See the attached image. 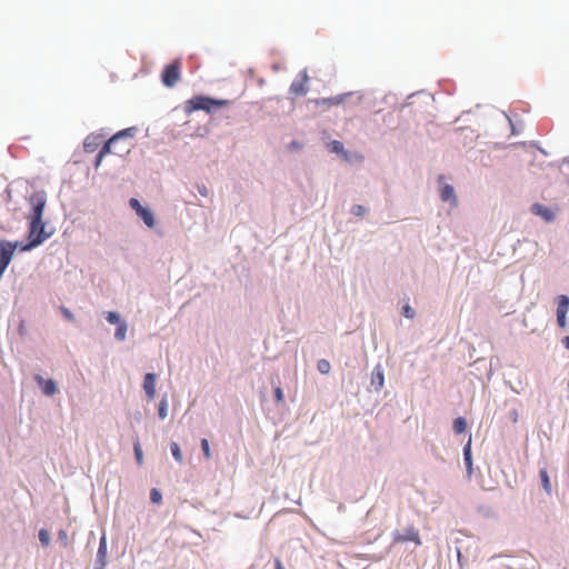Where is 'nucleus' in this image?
<instances>
[{
  "instance_id": "nucleus-2",
  "label": "nucleus",
  "mask_w": 569,
  "mask_h": 569,
  "mask_svg": "<svg viewBox=\"0 0 569 569\" xmlns=\"http://www.w3.org/2000/svg\"><path fill=\"white\" fill-rule=\"evenodd\" d=\"M229 103L230 101L226 99H212L204 96H194L186 101L184 112L190 114L194 111L203 110L208 113H211L214 109L226 107Z\"/></svg>"
},
{
  "instance_id": "nucleus-5",
  "label": "nucleus",
  "mask_w": 569,
  "mask_h": 569,
  "mask_svg": "<svg viewBox=\"0 0 569 569\" xmlns=\"http://www.w3.org/2000/svg\"><path fill=\"white\" fill-rule=\"evenodd\" d=\"M413 542L416 546H421L422 541L419 535V530L416 529L415 526H409L405 529L403 532L401 531H395L392 533V543H405V542Z\"/></svg>"
},
{
  "instance_id": "nucleus-1",
  "label": "nucleus",
  "mask_w": 569,
  "mask_h": 569,
  "mask_svg": "<svg viewBox=\"0 0 569 569\" xmlns=\"http://www.w3.org/2000/svg\"><path fill=\"white\" fill-rule=\"evenodd\" d=\"M136 133L137 128L130 127L113 134L108 141L103 143V146L99 150L96 158L94 167L98 168L101 164L104 156L109 153H114L118 156L129 153L131 148V143L129 140L132 139L136 136Z\"/></svg>"
},
{
  "instance_id": "nucleus-8",
  "label": "nucleus",
  "mask_w": 569,
  "mask_h": 569,
  "mask_svg": "<svg viewBox=\"0 0 569 569\" xmlns=\"http://www.w3.org/2000/svg\"><path fill=\"white\" fill-rule=\"evenodd\" d=\"M308 72L307 70H302L298 78L291 83L289 91L293 96H305L307 94L309 88H308Z\"/></svg>"
},
{
  "instance_id": "nucleus-35",
  "label": "nucleus",
  "mask_w": 569,
  "mask_h": 569,
  "mask_svg": "<svg viewBox=\"0 0 569 569\" xmlns=\"http://www.w3.org/2000/svg\"><path fill=\"white\" fill-rule=\"evenodd\" d=\"M60 311L62 313V316L68 320V321H73L74 320V317L72 315V312L66 308V307H60Z\"/></svg>"
},
{
  "instance_id": "nucleus-23",
  "label": "nucleus",
  "mask_w": 569,
  "mask_h": 569,
  "mask_svg": "<svg viewBox=\"0 0 569 569\" xmlns=\"http://www.w3.org/2000/svg\"><path fill=\"white\" fill-rule=\"evenodd\" d=\"M170 449H171V453H172L174 460L177 462L181 463L183 458H182V452L180 450L179 445L177 442H171Z\"/></svg>"
},
{
  "instance_id": "nucleus-12",
  "label": "nucleus",
  "mask_w": 569,
  "mask_h": 569,
  "mask_svg": "<svg viewBox=\"0 0 569 569\" xmlns=\"http://www.w3.org/2000/svg\"><path fill=\"white\" fill-rule=\"evenodd\" d=\"M156 380L154 373H147L143 380V389L149 400H153L156 397Z\"/></svg>"
},
{
  "instance_id": "nucleus-15",
  "label": "nucleus",
  "mask_w": 569,
  "mask_h": 569,
  "mask_svg": "<svg viewBox=\"0 0 569 569\" xmlns=\"http://www.w3.org/2000/svg\"><path fill=\"white\" fill-rule=\"evenodd\" d=\"M440 198L445 202H450L453 207L458 204V199L455 189L450 184H443L440 190Z\"/></svg>"
},
{
  "instance_id": "nucleus-20",
  "label": "nucleus",
  "mask_w": 569,
  "mask_h": 569,
  "mask_svg": "<svg viewBox=\"0 0 569 569\" xmlns=\"http://www.w3.org/2000/svg\"><path fill=\"white\" fill-rule=\"evenodd\" d=\"M127 330H128L127 323L124 321L119 322V325L116 329V332H114V338L119 341H123L127 336Z\"/></svg>"
},
{
  "instance_id": "nucleus-36",
  "label": "nucleus",
  "mask_w": 569,
  "mask_h": 569,
  "mask_svg": "<svg viewBox=\"0 0 569 569\" xmlns=\"http://www.w3.org/2000/svg\"><path fill=\"white\" fill-rule=\"evenodd\" d=\"M274 397H276V400L278 403H282L283 402V392H282V389L280 387H277L274 389Z\"/></svg>"
},
{
  "instance_id": "nucleus-4",
  "label": "nucleus",
  "mask_w": 569,
  "mask_h": 569,
  "mask_svg": "<svg viewBox=\"0 0 569 569\" xmlns=\"http://www.w3.org/2000/svg\"><path fill=\"white\" fill-rule=\"evenodd\" d=\"M180 70L181 62L179 60H174L166 66L161 74L162 83L168 88L176 86L181 77Z\"/></svg>"
},
{
  "instance_id": "nucleus-30",
  "label": "nucleus",
  "mask_w": 569,
  "mask_h": 569,
  "mask_svg": "<svg viewBox=\"0 0 569 569\" xmlns=\"http://www.w3.org/2000/svg\"><path fill=\"white\" fill-rule=\"evenodd\" d=\"M351 212L355 216L362 217L367 213V209H366V207H363L361 204H355L351 208Z\"/></svg>"
},
{
  "instance_id": "nucleus-9",
  "label": "nucleus",
  "mask_w": 569,
  "mask_h": 569,
  "mask_svg": "<svg viewBox=\"0 0 569 569\" xmlns=\"http://www.w3.org/2000/svg\"><path fill=\"white\" fill-rule=\"evenodd\" d=\"M30 204L32 207V216L31 218L42 219L43 210L47 203V199L43 192L33 193L30 199Z\"/></svg>"
},
{
  "instance_id": "nucleus-11",
  "label": "nucleus",
  "mask_w": 569,
  "mask_h": 569,
  "mask_svg": "<svg viewBox=\"0 0 569 569\" xmlns=\"http://www.w3.org/2000/svg\"><path fill=\"white\" fill-rule=\"evenodd\" d=\"M34 380L46 396H53L57 392V383L54 380L43 379L40 375H36Z\"/></svg>"
},
{
  "instance_id": "nucleus-29",
  "label": "nucleus",
  "mask_w": 569,
  "mask_h": 569,
  "mask_svg": "<svg viewBox=\"0 0 569 569\" xmlns=\"http://www.w3.org/2000/svg\"><path fill=\"white\" fill-rule=\"evenodd\" d=\"M133 449H134V455H136L137 463L139 466H141L143 463V453H142V449H141L140 443L136 442Z\"/></svg>"
},
{
  "instance_id": "nucleus-28",
  "label": "nucleus",
  "mask_w": 569,
  "mask_h": 569,
  "mask_svg": "<svg viewBox=\"0 0 569 569\" xmlns=\"http://www.w3.org/2000/svg\"><path fill=\"white\" fill-rule=\"evenodd\" d=\"M58 538L64 548L70 547V539L66 530H59Z\"/></svg>"
},
{
  "instance_id": "nucleus-10",
  "label": "nucleus",
  "mask_w": 569,
  "mask_h": 569,
  "mask_svg": "<svg viewBox=\"0 0 569 569\" xmlns=\"http://www.w3.org/2000/svg\"><path fill=\"white\" fill-rule=\"evenodd\" d=\"M103 136L100 133H91L89 134L83 142V150L87 153H93L99 149V147L103 146Z\"/></svg>"
},
{
  "instance_id": "nucleus-24",
  "label": "nucleus",
  "mask_w": 569,
  "mask_h": 569,
  "mask_svg": "<svg viewBox=\"0 0 569 569\" xmlns=\"http://www.w3.org/2000/svg\"><path fill=\"white\" fill-rule=\"evenodd\" d=\"M317 368L322 375H327L331 370V365L328 360L321 359L318 361Z\"/></svg>"
},
{
  "instance_id": "nucleus-31",
  "label": "nucleus",
  "mask_w": 569,
  "mask_h": 569,
  "mask_svg": "<svg viewBox=\"0 0 569 569\" xmlns=\"http://www.w3.org/2000/svg\"><path fill=\"white\" fill-rule=\"evenodd\" d=\"M201 449L203 451L206 459L209 460L211 458V451H210L209 441L207 439L201 440Z\"/></svg>"
},
{
  "instance_id": "nucleus-40",
  "label": "nucleus",
  "mask_w": 569,
  "mask_h": 569,
  "mask_svg": "<svg viewBox=\"0 0 569 569\" xmlns=\"http://www.w3.org/2000/svg\"><path fill=\"white\" fill-rule=\"evenodd\" d=\"M291 147H292V148H299V144H298V143H296V142H292V143H291Z\"/></svg>"
},
{
  "instance_id": "nucleus-21",
  "label": "nucleus",
  "mask_w": 569,
  "mask_h": 569,
  "mask_svg": "<svg viewBox=\"0 0 569 569\" xmlns=\"http://www.w3.org/2000/svg\"><path fill=\"white\" fill-rule=\"evenodd\" d=\"M466 428H467V421L465 418L462 417H458L455 419L453 421V431L456 433H462L466 431Z\"/></svg>"
},
{
  "instance_id": "nucleus-34",
  "label": "nucleus",
  "mask_w": 569,
  "mask_h": 569,
  "mask_svg": "<svg viewBox=\"0 0 569 569\" xmlns=\"http://www.w3.org/2000/svg\"><path fill=\"white\" fill-rule=\"evenodd\" d=\"M106 552H107L106 537H102L101 541H100L99 550H98V556L102 558L106 556Z\"/></svg>"
},
{
  "instance_id": "nucleus-27",
  "label": "nucleus",
  "mask_w": 569,
  "mask_h": 569,
  "mask_svg": "<svg viewBox=\"0 0 569 569\" xmlns=\"http://www.w3.org/2000/svg\"><path fill=\"white\" fill-rule=\"evenodd\" d=\"M39 540L42 543V546L47 547L50 543V533L46 529H41L39 531Z\"/></svg>"
},
{
  "instance_id": "nucleus-19",
  "label": "nucleus",
  "mask_w": 569,
  "mask_h": 569,
  "mask_svg": "<svg viewBox=\"0 0 569 569\" xmlns=\"http://www.w3.org/2000/svg\"><path fill=\"white\" fill-rule=\"evenodd\" d=\"M329 147L332 152L341 154L346 160L348 159V153L346 152L342 142L333 140L330 142Z\"/></svg>"
},
{
  "instance_id": "nucleus-22",
  "label": "nucleus",
  "mask_w": 569,
  "mask_h": 569,
  "mask_svg": "<svg viewBox=\"0 0 569 569\" xmlns=\"http://www.w3.org/2000/svg\"><path fill=\"white\" fill-rule=\"evenodd\" d=\"M539 476H540L543 489L546 490V492L550 493V491H551V483H550V479H549L547 470L546 469H541L539 471Z\"/></svg>"
},
{
  "instance_id": "nucleus-16",
  "label": "nucleus",
  "mask_w": 569,
  "mask_h": 569,
  "mask_svg": "<svg viewBox=\"0 0 569 569\" xmlns=\"http://www.w3.org/2000/svg\"><path fill=\"white\" fill-rule=\"evenodd\" d=\"M348 96H350V93L339 94V96L331 97V98H322V99L316 100V103L318 106H326V107L338 106V104L342 103L345 101L346 97H348Z\"/></svg>"
},
{
  "instance_id": "nucleus-6",
  "label": "nucleus",
  "mask_w": 569,
  "mask_h": 569,
  "mask_svg": "<svg viewBox=\"0 0 569 569\" xmlns=\"http://www.w3.org/2000/svg\"><path fill=\"white\" fill-rule=\"evenodd\" d=\"M21 248L19 242H11L7 240L0 241V273H2L10 264L14 251Z\"/></svg>"
},
{
  "instance_id": "nucleus-14",
  "label": "nucleus",
  "mask_w": 569,
  "mask_h": 569,
  "mask_svg": "<svg viewBox=\"0 0 569 569\" xmlns=\"http://www.w3.org/2000/svg\"><path fill=\"white\" fill-rule=\"evenodd\" d=\"M385 385V372L381 365H377L371 373V386L375 387L376 390H381Z\"/></svg>"
},
{
  "instance_id": "nucleus-32",
  "label": "nucleus",
  "mask_w": 569,
  "mask_h": 569,
  "mask_svg": "<svg viewBox=\"0 0 569 569\" xmlns=\"http://www.w3.org/2000/svg\"><path fill=\"white\" fill-rule=\"evenodd\" d=\"M150 499L153 503H160L162 496L157 489H152L150 492Z\"/></svg>"
},
{
  "instance_id": "nucleus-33",
  "label": "nucleus",
  "mask_w": 569,
  "mask_h": 569,
  "mask_svg": "<svg viewBox=\"0 0 569 569\" xmlns=\"http://www.w3.org/2000/svg\"><path fill=\"white\" fill-rule=\"evenodd\" d=\"M402 315L406 317V318H409V319H412L416 315L415 310L409 306V305H406L403 308H402Z\"/></svg>"
},
{
  "instance_id": "nucleus-18",
  "label": "nucleus",
  "mask_w": 569,
  "mask_h": 569,
  "mask_svg": "<svg viewBox=\"0 0 569 569\" xmlns=\"http://www.w3.org/2000/svg\"><path fill=\"white\" fill-rule=\"evenodd\" d=\"M557 315H567L569 310V297L566 295H560L557 298Z\"/></svg>"
},
{
  "instance_id": "nucleus-39",
  "label": "nucleus",
  "mask_w": 569,
  "mask_h": 569,
  "mask_svg": "<svg viewBox=\"0 0 569 569\" xmlns=\"http://www.w3.org/2000/svg\"><path fill=\"white\" fill-rule=\"evenodd\" d=\"M562 343H563V346H565L567 349H569V336H567V337H565V338L562 339Z\"/></svg>"
},
{
  "instance_id": "nucleus-3",
  "label": "nucleus",
  "mask_w": 569,
  "mask_h": 569,
  "mask_svg": "<svg viewBox=\"0 0 569 569\" xmlns=\"http://www.w3.org/2000/svg\"><path fill=\"white\" fill-rule=\"evenodd\" d=\"M49 237L48 233L44 232V223L42 219L31 218L30 228H29V242L26 244H21V251H28L32 248L42 243Z\"/></svg>"
},
{
  "instance_id": "nucleus-17",
  "label": "nucleus",
  "mask_w": 569,
  "mask_h": 569,
  "mask_svg": "<svg viewBox=\"0 0 569 569\" xmlns=\"http://www.w3.org/2000/svg\"><path fill=\"white\" fill-rule=\"evenodd\" d=\"M463 457L467 469V476L470 478L472 475L471 437H469L467 445L463 447Z\"/></svg>"
},
{
  "instance_id": "nucleus-37",
  "label": "nucleus",
  "mask_w": 569,
  "mask_h": 569,
  "mask_svg": "<svg viewBox=\"0 0 569 569\" xmlns=\"http://www.w3.org/2000/svg\"><path fill=\"white\" fill-rule=\"evenodd\" d=\"M557 323L563 329L567 325V315H557Z\"/></svg>"
},
{
  "instance_id": "nucleus-7",
  "label": "nucleus",
  "mask_w": 569,
  "mask_h": 569,
  "mask_svg": "<svg viewBox=\"0 0 569 569\" xmlns=\"http://www.w3.org/2000/svg\"><path fill=\"white\" fill-rule=\"evenodd\" d=\"M129 204H130L131 209H133L136 211V213L143 220V222L149 228L154 227L156 221H154L153 213L148 208H144L143 206H141V203L138 199L131 198L129 200Z\"/></svg>"
},
{
  "instance_id": "nucleus-26",
  "label": "nucleus",
  "mask_w": 569,
  "mask_h": 569,
  "mask_svg": "<svg viewBox=\"0 0 569 569\" xmlns=\"http://www.w3.org/2000/svg\"><path fill=\"white\" fill-rule=\"evenodd\" d=\"M106 319L111 325H119V322H122L119 318V315L114 311H108L106 313Z\"/></svg>"
},
{
  "instance_id": "nucleus-13",
  "label": "nucleus",
  "mask_w": 569,
  "mask_h": 569,
  "mask_svg": "<svg viewBox=\"0 0 569 569\" xmlns=\"http://www.w3.org/2000/svg\"><path fill=\"white\" fill-rule=\"evenodd\" d=\"M531 212L541 217L547 222H550L555 219V213L548 207L540 203H533L531 206Z\"/></svg>"
},
{
  "instance_id": "nucleus-38",
  "label": "nucleus",
  "mask_w": 569,
  "mask_h": 569,
  "mask_svg": "<svg viewBox=\"0 0 569 569\" xmlns=\"http://www.w3.org/2000/svg\"><path fill=\"white\" fill-rule=\"evenodd\" d=\"M274 568L276 569H284L280 559L274 560Z\"/></svg>"
},
{
  "instance_id": "nucleus-25",
  "label": "nucleus",
  "mask_w": 569,
  "mask_h": 569,
  "mask_svg": "<svg viewBox=\"0 0 569 569\" xmlns=\"http://www.w3.org/2000/svg\"><path fill=\"white\" fill-rule=\"evenodd\" d=\"M159 417L161 419H166L167 416H168V401H167V398H163L161 399V401L159 402Z\"/></svg>"
}]
</instances>
